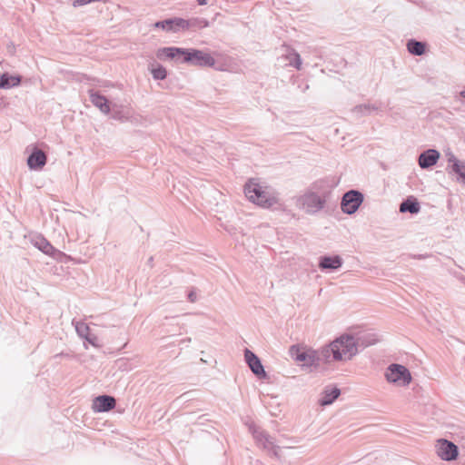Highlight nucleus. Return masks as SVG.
<instances>
[{
    "instance_id": "obj_2",
    "label": "nucleus",
    "mask_w": 465,
    "mask_h": 465,
    "mask_svg": "<svg viewBox=\"0 0 465 465\" xmlns=\"http://www.w3.org/2000/svg\"><path fill=\"white\" fill-rule=\"evenodd\" d=\"M244 193L252 203L264 208H269L277 203V199L270 188L257 179L248 181L244 187Z\"/></svg>"
},
{
    "instance_id": "obj_5",
    "label": "nucleus",
    "mask_w": 465,
    "mask_h": 465,
    "mask_svg": "<svg viewBox=\"0 0 465 465\" xmlns=\"http://www.w3.org/2000/svg\"><path fill=\"white\" fill-rule=\"evenodd\" d=\"M363 201V195L358 191H349L346 193L341 201V209L348 214L354 213Z\"/></svg>"
},
{
    "instance_id": "obj_27",
    "label": "nucleus",
    "mask_w": 465,
    "mask_h": 465,
    "mask_svg": "<svg viewBox=\"0 0 465 465\" xmlns=\"http://www.w3.org/2000/svg\"><path fill=\"white\" fill-rule=\"evenodd\" d=\"M460 180L465 184V172L459 175Z\"/></svg>"
},
{
    "instance_id": "obj_11",
    "label": "nucleus",
    "mask_w": 465,
    "mask_h": 465,
    "mask_svg": "<svg viewBox=\"0 0 465 465\" xmlns=\"http://www.w3.org/2000/svg\"><path fill=\"white\" fill-rule=\"evenodd\" d=\"M89 96L92 104L97 107L102 113L107 114L110 113V103L107 98L93 90L89 91Z\"/></svg>"
},
{
    "instance_id": "obj_29",
    "label": "nucleus",
    "mask_w": 465,
    "mask_h": 465,
    "mask_svg": "<svg viewBox=\"0 0 465 465\" xmlns=\"http://www.w3.org/2000/svg\"><path fill=\"white\" fill-rule=\"evenodd\" d=\"M198 2L200 5H204L206 3L205 0H198Z\"/></svg>"
},
{
    "instance_id": "obj_9",
    "label": "nucleus",
    "mask_w": 465,
    "mask_h": 465,
    "mask_svg": "<svg viewBox=\"0 0 465 465\" xmlns=\"http://www.w3.org/2000/svg\"><path fill=\"white\" fill-rule=\"evenodd\" d=\"M245 360L248 363L252 371L259 378H264L266 376V372L263 369V366L261 363L259 358L252 353L251 351H245Z\"/></svg>"
},
{
    "instance_id": "obj_23",
    "label": "nucleus",
    "mask_w": 465,
    "mask_h": 465,
    "mask_svg": "<svg viewBox=\"0 0 465 465\" xmlns=\"http://www.w3.org/2000/svg\"><path fill=\"white\" fill-rule=\"evenodd\" d=\"M172 20H173V29L174 27H181L183 29L189 28V22L184 19L175 18V19H172Z\"/></svg>"
},
{
    "instance_id": "obj_7",
    "label": "nucleus",
    "mask_w": 465,
    "mask_h": 465,
    "mask_svg": "<svg viewBox=\"0 0 465 465\" xmlns=\"http://www.w3.org/2000/svg\"><path fill=\"white\" fill-rule=\"evenodd\" d=\"M436 448L438 455L444 460H453L458 457L457 446L447 440H439Z\"/></svg>"
},
{
    "instance_id": "obj_18",
    "label": "nucleus",
    "mask_w": 465,
    "mask_h": 465,
    "mask_svg": "<svg viewBox=\"0 0 465 465\" xmlns=\"http://www.w3.org/2000/svg\"><path fill=\"white\" fill-rule=\"evenodd\" d=\"M341 265V260L339 256L323 257L321 260L320 267L322 269H337Z\"/></svg>"
},
{
    "instance_id": "obj_15",
    "label": "nucleus",
    "mask_w": 465,
    "mask_h": 465,
    "mask_svg": "<svg viewBox=\"0 0 465 465\" xmlns=\"http://www.w3.org/2000/svg\"><path fill=\"white\" fill-rule=\"evenodd\" d=\"M77 332L84 337L92 345L98 346V338L94 335H91L88 325L84 322H77L75 325Z\"/></svg>"
},
{
    "instance_id": "obj_25",
    "label": "nucleus",
    "mask_w": 465,
    "mask_h": 465,
    "mask_svg": "<svg viewBox=\"0 0 465 465\" xmlns=\"http://www.w3.org/2000/svg\"><path fill=\"white\" fill-rule=\"evenodd\" d=\"M155 26L156 27H161L163 29H167V30H171L173 29V20H166V21H163V22H157L155 24Z\"/></svg>"
},
{
    "instance_id": "obj_1",
    "label": "nucleus",
    "mask_w": 465,
    "mask_h": 465,
    "mask_svg": "<svg viewBox=\"0 0 465 465\" xmlns=\"http://www.w3.org/2000/svg\"><path fill=\"white\" fill-rule=\"evenodd\" d=\"M322 353L327 361L331 355L334 361H347L357 353V345L352 336L341 335L324 348Z\"/></svg>"
},
{
    "instance_id": "obj_19",
    "label": "nucleus",
    "mask_w": 465,
    "mask_h": 465,
    "mask_svg": "<svg viewBox=\"0 0 465 465\" xmlns=\"http://www.w3.org/2000/svg\"><path fill=\"white\" fill-rule=\"evenodd\" d=\"M400 211L401 213L410 212L411 213H417L420 211L419 203L412 199H407L401 204Z\"/></svg>"
},
{
    "instance_id": "obj_16",
    "label": "nucleus",
    "mask_w": 465,
    "mask_h": 465,
    "mask_svg": "<svg viewBox=\"0 0 465 465\" xmlns=\"http://www.w3.org/2000/svg\"><path fill=\"white\" fill-rule=\"evenodd\" d=\"M339 395L340 390L337 388L324 391L322 399L320 400L321 405L324 406L332 403L333 401L339 397Z\"/></svg>"
},
{
    "instance_id": "obj_26",
    "label": "nucleus",
    "mask_w": 465,
    "mask_h": 465,
    "mask_svg": "<svg viewBox=\"0 0 465 465\" xmlns=\"http://www.w3.org/2000/svg\"><path fill=\"white\" fill-rule=\"evenodd\" d=\"M189 300L192 302H194L195 300H196V294L194 292H190L189 293V296H188Z\"/></svg>"
},
{
    "instance_id": "obj_20",
    "label": "nucleus",
    "mask_w": 465,
    "mask_h": 465,
    "mask_svg": "<svg viewBox=\"0 0 465 465\" xmlns=\"http://www.w3.org/2000/svg\"><path fill=\"white\" fill-rule=\"evenodd\" d=\"M408 51L416 55H421L425 52V45L420 42L410 41L407 45Z\"/></svg>"
},
{
    "instance_id": "obj_21",
    "label": "nucleus",
    "mask_w": 465,
    "mask_h": 465,
    "mask_svg": "<svg viewBox=\"0 0 465 465\" xmlns=\"http://www.w3.org/2000/svg\"><path fill=\"white\" fill-rule=\"evenodd\" d=\"M449 163H451L452 171L458 175L465 172V163L458 160L454 155L449 158Z\"/></svg>"
},
{
    "instance_id": "obj_17",
    "label": "nucleus",
    "mask_w": 465,
    "mask_h": 465,
    "mask_svg": "<svg viewBox=\"0 0 465 465\" xmlns=\"http://www.w3.org/2000/svg\"><path fill=\"white\" fill-rule=\"evenodd\" d=\"M21 82L19 76H10L7 74H3L0 76V88H10L17 86Z\"/></svg>"
},
{
    "instance_id": "obj_13",
    "label": "nucleus",
    "mask_w": 465,
    "mask_h": 465,
    "mask_svg": "<svg viewBox=\"0 0 465 465\" xmlns=\"http://www.w3.org/2000/svg\"><path fill=\"white\" fill-rule=\"evenodd\" d=\"M46 163L45 153L38 149H35L28 157L27 164L31 169H42Z\"/></svg>"
},
{
    "instance_id": "obj_24",
    "label": "nucleus",
    "mask_w": 465,
    "mask_h": 465,
    "mask_svg": "<svg viewBox=\"0 0 465 465\" xmlns=\"http://www.w3.org/2000/svg\"><path fill=\"white\" fill-rule=\"evenodd\" d=\"M39 248H40V250H41L43 252H45V253H46V254H48V255H54V252H56V251L54 250V248L50 243H48V242H45V243H44L42 246H40Z\"/></svg>"
},
{
    "instance_id": "obj_10",
    "label": "nucleus",
    "mask_w": 465,
    "mask_h": 465,
    "mask_svg": "<svg viewBox=\"0 0 465 465\" xmlns=\"http://www.w3.org/2000/svg\"><path fill=\"white\" fill-rule=\"evenodd\" d=\"M186 49L178 48V47H163L160 48L156 52V56L159 60L165 61L168 59H175L178 56H185Z\"/></svg>"
},
{
    "instance_id": "obj_12",
    "label": "nucleus",
    "mask_w": 465,
    "mask_h": 465,
    "mask_svg": "<svg viewBox=\"0 0 465 465\" xmlns=\"http://www.w3.org/2000/svg\"><path fill=\"white\" fill-rule=\"evenodd\" d=\"M324 200L319 195L310 193L304 195L303 205L308 212H316L323 207Z\"/></svg>"
},
{
    "instance_id": "obj_30",
    "label": "nucleus",
    "mask_w": 465,
    "mask_h": 465,
    "mask_svg": "<svg viewBox=\"0 0 465 465\" xmlns=\"http://www.w3.org/2000/svg\"><path fill=\"white\" fill-rule=\"evenodd\" d=\"M460 95H461L462 97H465V89H464L463 91H461V92H460Z\"/></svg>"
},
{
    "instance_id": "obj_14",
    "label": "nucleus",
    "mask_w": 465,
    "mask_h": 465,
    "mask_svg": "<svg viewBox=\"0 0 465 465\" xmlns=\"http://www.w3.org/2000/svg\"><path fill=\"white\" fill-rule=\"evenodd\" d=\"M439 158L440 153L436 150L430 149L420 155L419 164L421 168H428L436 164Z\"/></svg>"
},
{
    "instance_id": "obj_28",
    "label": "nucleus",
    "mask_w": 465,
    "mask_h": 465,
    "mask_svg": "<svg viewBox=\"0 0 465 465\" xmlns=\"http://www.w3.org/2000/svg\"><path fill=\"white\" fill-rule=\"evenodd\" d=\"M460 180L465 184V172L459 175Z\"/></svg>"
},
{
    "instance_id": "obj_22",
    "label": "nucleus",
    "mask_w": 465,
    "mask_h": 465,
    "mask_svg": "<svg viewBox=\"0 0 465 465\" xmlns=\"http://www.w3.org/2000/svg\"><path fill=\"white\" fill-rule=\"evenodd\" d=\"M151 73L154 79H160L163 80L166 77V69L162 65L157 66H152L151 67Z\"/></svg>"
},
{
    "instance_id": "obj_6",
    "label": "nucleus",
    "mask_w": 465,
    "mask_h": 465,
    "mask_svg": "<svg viewBox=\"0 0 465 465\" xmlns=\"http://www.w3.org/2000/svg\"><path fill=\"white\" fill-rule=\"evenodd\" d=\"M184 62H193L198 66H213L215 64L210 54L195 49L185 51Z\"/></svg>"
},
{
    "instance_id": "obj_8",
    "label": "nucleus",
    "mask_w": 465,
    "mask_h": 465,
    "mask_svg": "<svg viewBox=\"0 0 465 465\" xmlns=\"http://www.w3.org/2000/svg\"><path fill=\"white\" fill-rule=\"evenodd\" d=\"M115 407V400L114 397L103 395L96 397L92 405V409L95 412L108 411Z\"/></svg>"
},
{
    "instance_id": "obj_3",
    "label": "nucleus",
    "mask_w": 465,
    "mask_h": 465,
    "mask_svg": "<svg viewBox=\"0 0 465 465\" xmlns=\"http://www.w3.org/2000/svg\"><path fill=\"white\" fill-rule=\"evenodd\" d=\"M290 354L296 362L305 366L314 365L318 360L314 350L302 345L292 346Z\"/></svg>"
},
{
    "instance_id": "obj_4",
    "label": "nucleus",
    "mask_w": 465,
    "mask_h": 465,
    "mask_svg": "<svg viewBox=\"0 0 465 465\" xmlns=\"http://www.w3.org/2000/svg\"><path fill=\"white\" fill-rule=\"evenodd\" d=\"M388 381L400 386H406L411 381V375L409 370L403 365L391 364L386 372Z\"/></svg>"
}]
</instances>
